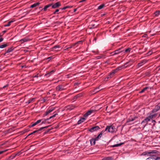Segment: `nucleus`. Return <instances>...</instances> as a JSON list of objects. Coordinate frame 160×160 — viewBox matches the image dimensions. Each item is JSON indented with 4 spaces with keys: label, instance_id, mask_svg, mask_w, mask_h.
<instances>
[{
    "label": "nucleus",
    "instance_id": "obj_1",
    "mask_svg": "<svg viewBox=\"0 0 160 160\" xmlns=\"http://www.w3.org/2000/svg\"><path fill=\"white\" fill-rule=\"evenodd\" d=\"M156 116V114H154L153 115H150L145 119L142 122V124L143 123L146 122V124H147L148 122L150 121L151 119L155 118Z\"/></svg>",
    "mask_w": 160,
    "mask_h": 160
},
{
    "label": "nucleus",
    "instance_id": "obj_2",
    "mask_svg": "<svg viewBox=\"0 0 160 160\" xmlns=\"http://www.w3.org/2000/svg\"><path fill=\"white\" fill-rule=\"evenodd\" d=\"M122 68V67H118L115 70H113L112 72L110 73L109 75L108 76L107 78H111L114 76L116 72L118 71L121 70Z\"/></svg>",
    "mask_w": 160,
    "mask_h": 160
},
{
    "label": "nucleus",
    "instance_id": "obj_3",
    "mask_svg": "<svg viewBox=\"0 0 160 160\" xmlns=\"http://www.w3.org/2000/svg\"><path fill=\"white\" fill-rule=\"evenodd\" d=\"M115 127L112 125H111L110 126H107L104 131H108V132H112L115 131Z\"/></svg>",
    "mask_w": 160,
    "mask_h": 160
},
{
    "label": "nucleus",
    "instance_id": "obj_4",
    "mask_svg": "<svg viewBox=\"0 0 160 160\" xmlns=\"http://www.w3.org/2000/svg\"><path fill=\"white\" fill-rule=\"evenodd\" d=\"M150 157L148 158L149 160H156L158 159V158L156 156L155 153H150Z\"/></svg>",
    "mask_w": 160,
    "mask_h": 160
},
{
    "label": "nucleus",
    "instance_id": "obj_5",
    "mask_svg": "<svg viewBox=\"0 0 160 160\" xmlns=\"http://www.w3.org/2000/svg\"><path fill=\"white\" fill-rule=\"evenodd\" d=\"M100 129V128L98 126H95L91 128L89 130V131L91 132H93L98 130Z\"/></svg>",
    "mask_w": 160,
    "mask_h": 160
},
{
    "label": "nucleus",
    "instance_id": "obj_6",
    "mask_svg": "<svg viewBox=\"0 0 160 160\" xmlns=\"http://www.w3.org/2000/svg\"><path fill=\"white\" fill-rule=\"evenodd\" d=\"M51 5L52 8H56L60 6L61 4L59 2H58L54 4H51Z\"/></svg>",
    "mask_w": 160,
    "mask_h": 160
},
{
    "label": "nucleus",
    "instance_id": "obj_7",
    "mask_svg": "<svg viewBox=\"0 0 160 160\" xmlns=\"http://www.w3.org/2000/svg\"><path fill=\"white\" fill-rule=\"evenodd\" d=\"M95 111L93 110H90L88 111L84 115V117H87L89 115H90L91 113L94 112Z\"/></svg>",
    "mask_w": 160,
    "mask_h": 160
},
{
    "label": "nucleus",
    "instance_id": "obj_8",
    "mask_svg": "<svg viewBox=\"0 0 160 160\" xmlns=\"http://www.w3.org/2000/svg\"><path fill=\"white\" fill-rule=\"evenodd\" d=\"M159 104V103H158V105L155 106V108L152 111V112H156L160 109Z\"/></svg>",
    "mask_w": 160,
    "mask_h": 160
},
{
    "label": "nucleus",
    "instance_id": "obj_9",
    "mask_svg": "<svg viewBox=\"0 0 160 160\" xmlns=\"http://www.w3.org/2000/svg\"><path fill=\"white\" fill-rule=\"evenodd\" d=\"M56 89L57 91H62L64 90L65 88L63 86L60 85L57 86L56 88Z\"/></svg>",
    "mask_w": 160,
    "mask_h": 160
},
{
    "label": "nucleus",
    "instance_id": "obj_10",
    "mask_svg": "<svg viewBox=\"0 0 160 160\" xmlns=\"http://www.w3.org/2000/svg\"><path fill=\"white\" fill-rule=\"evenodd\" d=\"M49 126H46V127H42V128H40L39 130V131H40V130H42V129L43 128H47V127H48ZM38 131V130H36V131H34L33 132L30 133V134H29L28 136H30V135H31L32 134H33V133H35L37 132Z\"/></svg>",
    "mask_w": 160,
    "mask_h": 160
},
{
    "label": "nucleus",
    "instance_id": "obj_11",
    "mask_svg": "<svg viewBox=\"0 0 160 160\" xmlns=\"http://www.w3.org/2000/svg\"><path fill=\"white\" fill-rule=\"evenodd\" d=\"M122 52V51H120V49L116 50L114 52H112V55H114L116 54H118L120 53V52Z\"/></svg>",
    "mask_w": 160,
    "mask_h": 160
},
{
    "label": "nucleus",
    "instance_id": "obj_12",
    "mask_svg": "<svg viewBox=\"0 0 160 160\" xmlns=\"http://www.w3.org/2000/svg\"><path fill=\"white\" fill-rule=\"evenodd\" d=\"M105 131H102L100 133L98 136L97 138H96V140L97 141L98 140L99 138H101L102 136V134Z\"/></svg>",
    "mask_w": 160,
    "mask_h": 160
},
{
    "label": "nucleus",
    "instance_id": "obj_13",
    "mask_svg": "<svg viewBox=\"0 0 160 160\" xmlns=\"http://www.w3.org/2000/svg\"><path fill=\"white\" fill-rule=\"evenodd\" d=\"M28 40L29 39L28 38L26 37L20 40V41L21 42V43H22L24 42L28 41Z\"/></svg>",
    "mask_w": 160,
    "mask_h": 160
},
{
    "label": "nucleus",
    "instance_id": "obj_14",
    "mask_svg": "<svg viewBox=\"0 0 160 160\" xmlns=\"http://www.w3.org/2000/svg\"><path fill=\"white\" fill-rule=\"evenodd\" d=\"M146 61L145 60L142 61L140 63H138V67H141L142 65L145 63H146Z\"/></svg>",
    "mask_w": 160,
    "mask_h": 160
},
{
    "label": "nucleus",
    "instance_id": "obj_15",
    "mask_svg": "<svg viewBox=\"0 0 160 160\" xmlns=\"http://www.w3.org/2000/svg\"><path fill=\"white\" fill-rule=\"evenodd\" d=\"M113 159V158L112 157H106L103 158L102 160H112Z\"/></svg>",
    "mask_w": 160,
    "mask_h": 160
},
{
    "label": "nucleus",
    "instance_id": "obj_16",
    "mask_svg": "<svg viewBox=\"0 0 160 160\" xmlns=\"http://www.w3.org/2000/svg\"><path fill=\"white\" fill-rule=\"evenodd\" d=\"M39 4H40L39 2H37V3H35L32 5H31L30 6V8H34V7H36L37 6L39 5Z\"/></svg>",
    "mask_w": 160,
    "mask_h": 160
},
{
    "label": "nucleus",
    "instance_id": "obj_17",
    "mask_svg": "<svg viewBox=\"0 0 160 160\" xmlns=\"http://www.w3.org/2000/svg\"><path fill=\"white\" fill-rule=\"evenodd\" d=\"M35 98H30L28 101L26 102V103H27L28 104H29L31 102H33L34 101Z\"/></svg>",
    "mask_w": 160,
    "mask_h": 160
},
{
    "label": "nucleus",
    "instance_id": "obj_18",
    "mask_svg": "<svg viewBox=\"0 0 160 160\" xmlns=\"http://www.w3.org/2000/svg\"><path fill=\"white\" fill-rule=\"evenodd\" d=\"M96 140V138L92 139L90 140V142L91 144L94 145L95 144V141Z\"/></svg>",
    "mask_w": 160,
    "mask_h": 160
},
{
    "label": "nucleus",
    "instance_id": "obj_19",
    "mask_svg": "<svg viewBox=\"0 0 160 160\" xmlns=\"http://www.w3.org/2000/svg\"><path fill=\"white\" fill-rule=\"evenodd\" d=\"M85 120V118H82L80 120H79L78 121V124H80L82 122H84Z\"/></svg>",
    "mask_w": 160,
    "mask_h": 160
},
{
    "label": "nucleus",
    "instance_id": "obj_20",
    "mask_svg": "<svg viewBox=\"0 0 160 160\" xmlns=\"http://www.w3.org/2000/svg\"><path fill=\"white\" fill-rule=\"evenodd\" d=\"M50 118H48L46 119H45L44 121H42V123H49V122L48 121L49 120Z\"/></svg>",
    "mask_w": 160,
    "mask_h": 160
},
{
    "label": "nucleus",
    "instance_id": "obj_21",
    "mask_svg": "<svg viewBox=\"0 0 160 160\" xmlns=\"http://www.w3.org/2000/svg\"><path fill=\"white\" fill-rule=\"evenodd\" d=\"M59 48V46L58 45L55 46H54V47H53V48H51V50H52V51H53V50L55 51L56 50V48Z\"/></svg>",
    "mask_w": 160,
    "mask_h": 160
},
{
    "label": "nucleus",
    "instance_id": "obj_22",
    "mask_svg": "<svg viewBox=\"0 0 160 160\" xmlns=\"http://www.w3.org/2000/svg\"><path fill=\"white\" fill-rule=\"evenodd\" d=\"M13 21H11L8 22V23L7 24L5 25L4 27H6L10 26L11 23L13 22Z\"/></svg>",
    "mask_w": 160,
    "mask_h": 160
},
{
    "label": "nucleus",
    "instance_id": "obj_23",
    "mask_svg": "<svg viewBox=\"0 0 160 160\" xmlns=\"http://www.w3.org/2000/svg\"><path fill=\"white\" fill-rule=\"evenodd\" d=\"M135 118H129L128 120L127 121V122H130L132 121L133 120H135Z\"/></svg>",
    "mask_w": 160,
    "mask_h": 160
},
{
    "label": "nucleus",
    "instance_id": "obj_24",
    "mask_svg": "<svg viewBox=\"0 0 160 160\" xmlns=\"http://www.w3.org/2000/svg\"><path fill=\"white\" fill-rule=\"evenodd\" d=\"M104 6H105V4H102L100 5V6H99L98 7V9H101Z\"/></svg>",
    "mask_w": 160,
    "mask_h": 160
},
{
    "label": "nucleus",
    "instance_id": "obj_25",
    "mask_svg": "<svg viewBox=\"0 0 160 160\" xmlns=\"http://www.w3.org/2000/svg\"><path fill=\"white\" fill-rule=\"evenodd\" d=\"M7 46H8V45L7 43L4 44L0 45V48H4L6 47Z\"/></svg>",
    "mask_w": 160,
    "mask_h": 160
},
{
    "label": "nucleus",
    "instance_id": "obj_26",
    "mask_svg": "<svg viewBox=\"0 0 160 160\" xmlns=\"http://www.w3.org/2000/svg\"><path fill=\"white\" fill-rule=\"evenodd\" d=\"M49 7H50V4H49L43 8L44 11H45L46 10L47 8H48Z\"/></svg>",
    "mask_w": 160,
    "mask_h": 160
},
{
    "label": "nucleus",
    "instance_id": "obj_27",
    "mask_svg": "<svg viewBox=\"0 0 160 160\" xmlns=\"http://www.w3.org/2000/svg\"><path fill=\"white\" fill-rule=\"evenodd\" d=\"M12 48H8L6 51L7 53H9L13 50Z\"/></svg>",
    "mask_w": 160,
    "mask_h": 160
},
{
    "label": "nucleus",
    "instance_id": "obj_28",
    "mask_svg": "<svg viewBox=\"0 0 160 160\" xmlns=\"http://www.w3.org/2000/svg\"><path fill=\"white\" fill-rule=\"evenodd\" d=\"M54 101L52 100L51 102V103H52V106L54 105L56 103V100H55V99H54Z\"/></svg>",
    "mask_w": 160,
    "mask_h": 160
},
{
    "label": "nucleus",
    "instance_id": "obj_29",
    "mask_svg": "<svg viewBox=\"0 0 160 160\" xmlns=\"http://www.w3.org/2000/svg\"><path fill=\"white\" fill-rule=\"evenodd\" d=\"M148 88V87H146L144 88L140 92V93H142L145 91L146 89Z\"/></svg>",
    "mask_w": 160,
    "mask_h": 160
},
{
    "label": "nucleus",
    "instance_id": "obj_30",
    "mask_svg": "<svg viewBox=\"0 0 160 160\" xmlns=\"http://www.w3.org/2000/svg\"><path fill=\"white\" fill-rule=\"evenodd\" d=\"M49 113H50V110H48V111L46 112L45 113L43 114V116H46Z\"/></svg>",
    "mask_w": 160,
    "mask_h": 160
},
{
    "label": "nucleus",
    "instance_id": "obj_31",
    "mask_svg": "<svg viewBox=\"0 0 160 160\" xmlns=\"http://www.w3.org/2000/svg\"><path fill=\"white\" fill-rule=\"evenodd\" d=\"M160 12L159 11H156L155 13L154 14L156 16H158Z\"/></svg>",
    "mask_w": 160,
    "mask_h": 160
},
{
    "label": "nucleus",
    "instance_id": "obj_32",
    "mask_svg": "<svg viewBox=\"0 0 160 160\" xmlns=\"http://www.w3.org/2000/svg\"><path fill=\"white\" fill-rule=\"evenodd\" d=\"M58 114V113L57 112H55V113L53 115L51 116L50 118H52L55 116L56 115Z\"/></svg>",
    "mask_w": 160,
    "mask_h": 160
},
{
    "label": "nucleus",
    "instance_id": "obj_33",
    "mask_svg": "<svg viewBox=\"0 0 160 160\" xmlns=\"http://www.w3.org/2000/svg\"><path fill=\"white\" fill-rule=\"evenodd\" d=\"M131 50L130 48H128L125 50V52H130Z\"/></svg>",
    "mask_w": 160,
    "mask_h": 160
},
{
    "label": "nucleus",
    "instance_id": "obj_34",
    "mask_svg": "<svg viewBox=\"0 0 160 160\" xmlns=\"http://www.w3.org/2000/svg\"><path fill=\"white\" fill-rule=\"evenodd\" d=\"M59 11V10L58 9H56L55 10V11L53 12V14H56V13L58 12Z\"/></svg>",
    "mask_w": 160,
    "mask_h": 160
},
{
    "label": "nucleus",
    "instance_id": "obj_35",
    "mask_svg": "<svg viewBox=\"0 0 160 160\" xmlns=\"http://www.w3.org/2000/svg\"><path fill=\"white\" fill-rule=\"evenodd\" d=\"M121 145H122V144H115L113 146V147H118V146H120Z\"/></svg>",
    "mask_w": 160,
    "mask_h": 160
},
{
    "label": "nucleus",
    "instance_id": "obj_36",
    "mask_svg": "<svg viewBox=\"0 0 160 160\" xmlns=\"http://www.w3.org/2000/svg\"><path fill=\"white\" fill-rule=\"evenodd\" d=\"M99 88H96L95 89H94V91H93V92H95V93L98 92L99 91Z\"/></svg>",
    "mask_w": 160,
    "mask_h": 160
},
{
    "label": "nucleus",
    "instance_id": "obj_37",
    "mask_svg": "<svg viewBox=\"0 0 160 160\" xmlns=\"http://www.w3.org/2000/svg\"><path fill=\"white\" fill-rule=\"evenodd\" d=\"M41 121H42V120L40 119V120H38L36 122L37 124H38L40 123L41 122Z\"/></svg>",
    "mask_w": 160,
    "mask_h": 160
},
{
    "label": "nucleus",
    "instance_id": "obj_38",
    "mask_svg": "<svg viewBox=\"0 0 160 160\" xmlns=\"http://www.w3.org/2000/svg\"><path fill=\"white\" fill-rule=\"evenodd\" d=\"M41 121H42V120L40 119V120H38L36 122L37 124H38L40 123L41 122Z\"/></svg>",
    "mask_w": 160,
    "mask_h": 160
},
{
    "label": "nucleus",
    "instance_id": "obj_39",
    "mask_svg": "<svg viewBox=\"0 0 160 160\" xmlns=\"http://www.w3.org/2000/svg\"><path fill=\"white\" fill-rule=\"evenodd\" d=\"M67 8V7H64L63 8H60V9H61L62 10H65Z\"/></svg>",
    "mask_w": 160,
    "mask_h": 160
},
{
    "label": "nucleus",
    "instance_id": "obj_40",
    "mask_svg": "<svg viewBox=\"0 0 160 160\" xmlns=\"http://www.w3.org/2000/svg\"><path fill=\"white\" fill-rule=\"evenodd\" d=\"M7 151V150H5V151H0V154L2 153H3Z\"/></svg>",
    "mask_w": 160,
    "mask_h": 160
},
{
    "label": "nucleus",
    "instance_id": "obj_41",
    "mask_svg": "<svg viewBox=\"0 0 160 160\" xmlns=\"http://www.w3.org/2000/svg\"><path fill=\"white\" fill-rule=\"evenodd\" d=\"M6 32V30L3 31L1 33H2V34L3 35L4 33Z\"/></svg>",
    "mask_w": 160,
    "mask_h": 160
},
{
    "label": "nucleus",
    "instance_id": "obj_42",
    "mask_svg": "<svg viewBox=\"0 0 160 160\" xmlns=\"http://www.w3.org/2000/svg\"><path fill=\"white\" fill-rule=\"evenodd\" d=\"M35 126V125L34 124V123L32 124V125H30L29 126V127H34Z\"/></svg>",
    "mask_w": 160,
    "mask_h": 160
},
{
    "label": "nucleus",
    "instance_id": "obj_43",
    "mask_svg": "<svg viewBox=\"0 0 160 160\" xmlns=\"http://www.w3.org/2000/svg\"><path fill=\"white\" fill-rule=\"evenodd\" d=\"M8 84H7L5 86H3V88H5L6 87H8Z\"/></svg>",
    "mask_w": 160,
    "mask_h": 160
},
{
    "label": "nucleus",
    "instance_id": "obj_44",
    "mask_svg": "<svg viewBox=\"0 0 160 160\" xmlns=\"http://www.w3.org/2000/svg\"><path fill=\"white\" fill-rule=\"evenodd\" d=\"M3 39L2 38H0V42H2L3 41Z\"/></svg>",
    "mask_w": 160,
    "mask_h": 160
},
{
    "label": "nucleus",
    "instance_id": "obj_45",
    "mask_svg": "<svg viewBox=\"0 0 160 160\" xmlns=\"http://www.w3.org/2000/svg\"><path fill=\"white\" fill-rule=\"evenodd\" d=\"M86 1V0H82L80 1L79 2H80V3L82 2H83L84 1Z\"/></svg>",
    "mask_w": 160,
    "mask_h": 160
},
{
    "label": "nucleus",
    "instance_id": "obj_46",
    "mask_svg": "<svg viewBox=\"0 0 160 160\" xmlns=\"http://www.w3.org/2000/svg\"><path fill=\"white\" fill-rule=\"evenodd\" d=\"M55 72V70H53L52 71H51V73H52V72Z\"/></svg>",
    "mask_w": 160,
    "mask_h": 160
},
{
    "label": "nucleus",
    "instance_id": "obj_47",
    "mask_svg": "<svg viewBox=\"0 0 160 160\" xmlns=\"http://www.w3.org/2000/svg\"><path fill=\"white\" fill-rule=\"evenodd\" d=\"M54 108H51V112Z\"/></svg>",
    "mask_w": 160,
    "mask_h": 160
},
{
    "label": "nucleus",
    "instance_id": "obj_48",
    "mask_svg": "<svg viewBox=\"0 0 160 160\" xmlns=\"http://www.w3.org/2000/svg\"><path fill=\"white\" fill-rule=\"evenodd\" d=\"M143 37H147V35L144 34L143 35Z\"/></svg>",
    "mask_w": 160,
    "mask_h": 160
},
{
    "label": "nucleus",
    "instance_id": "obj_49",
    "mask_svg": "<svg viewBox=\"0 0 160 160\" xmlns=\"http://www.w3.org/2000/svg\"><path fill=\"white\" fill-rule=\"evenodd\" d=\"M82 42V41H80L79 42H78L77 43H81V42Z\"/></svg>",
    "mask_w": 160,
    "mask_h": 160
},
{
    "label": "nucleus",
    "instance_id": "obj_50",
    "mask_svg": "<svg viewBox=\"0 0 160 160\" xmlns=\"http://www.w3.org/2000/svg\"><path fill=\"white\" fill-rule=\"evenodd\" d=\"M3 35L2 34V33H0V37L3 36Z\"/></svg>",
    "mask_w": 160,
    "mask_h": 160
},
{
    "label": "nucleus",
    "instance_id": "obj_51",
    "mask_svg": "<svg viewBox=\"0 0 160 160\" xmlns=\"http://www.w3.org/2000/svg\"><path fill=\"white\" fill-rule=\"evenodd\" d=\"M35 126L37 124L36 122H35V123H34Z\"/></svg>",
    "mask_w": 160,
    "mask_h": 160
},
{
    "label": "nucleus",
    "instance_id": "obj_52",
    "mask_svg": "<svg viewBox=\"0 0 160 160\" xmlns=\"http://www.w3.org/2000/svg\"><path fill=\"white\" fill-rule=\"evenodd\" d=\"M35 126L37 124L36 122H35V123H34Z\"/></svg>",
    "mask_w": 160,
    "mask_h": 160
},
{
    "label": "nucleus",
    "instance_id": "obj_53",
    "mask_svg": "<svg viewBox=\"0 0 160 160\" xmlns=\"http://www.w3.org/2000/svg\"><path fill=\"white\" fill-rule=\"evenodd\" d=\"M55 94H52V96L53 97H54L55 96Z\"/></svg>",
    "mask_w": 160,
    "mask_h": 160
},
{
    "label": "nucleus",
    "instance_id": "obj_54",
    "mask_svg": "<svg viewBox=\"0 0 160 160\" xmlns=\"http://www.w3.org/2000/svg\"><path fill=\"white\" fill-rule=\"evenodd\" d=\"M76 10H77V9H74V12H76Z\"/></svg>",
    "mask_w": 160,
    "mask_h": 160
},
{
    "label": "nucleus",
    "instance_id": "obj_55",
    "mask_svg": "<svg viewBox=\"0 0 160 160\" xmlns=\"http://www.w3.org/2000/svg\"><path fill=\"white\" fill-rule=\"evenodd\" d=\"M34 77H38V76H37L36 75V76H34Z\"/></svg>",
    "mask_w": 160,
    "mask_h": 160
},
{
    "label": "nucleus",
    "instance_id": "obj_56",
    "mask_svg": "<svg viewBox=\"0 0 160 160\" xmlns=\"http://www.w3.org/2000/svg\"><path fill=\"white\" fill-rule=\"evenodd\" d=\"M128 63V62H127V63H126L125 64V65L126 64H127Z\"/></svg>",
    "mask_w": 160,
    "mask_h": 160
},
{
    "label": "nucleus",
    "instance_id": "obj_57",
    "mask_svg": "<svg viewBox=\"0 0 160 160\" xmlns=\"http://www.w3.org/2000/svg\"><path fill=\"white\" fill-rule=\"evenodd\" d=\"M66 7H67V8H68L69 7H68V6H66Z\"/></svg>",
    "mask_w": 160,
    "mask_h": 160
},
{
    "label": "nucleus",
    "instance_id": "obj_58",
    "mask_svg": "<svg viewBox=\"0 0 160 160\" xmlns=\"http://www.w3.org/2000/svg\"><path fill=\"white\" fill-rule=\"evenodd\" d=\"M153 121V122H155V121L154 120H153V121Z\"/></svg>",
    "mask_w": 160,
    "mask_h": 160
},
{
    "label": "nucleus",
    "instance_id": "obj_59",
    "mask_svg": "<svg viewBox=\"0 0 160 160\" xmlns=\"http://www.w3.org/2000/svg\"><path fill=\"white\" fill-rule=\"evenodd\" d=\"M99 58H100V56H99V58H98V59H99Z\"/></svg>",
    "mask_w": 160,
    "mask_h": 160
},
{
    "label": "nucleus",
    "instance_id": "obj_60",
    "mask_svg": "<svg viewBox=\"0 0 160 160\" xmlns=\"http://www.w3.org/2000/svg\"><path fill=\"white\" fill-rule=\"evenodd\" d=\"M99 58H100V56H99V58H98V59H99Z\"/></svg>",
    "mask_w": 160,
    "mask_h": 160
},
{
    "label": "nucleus",
    "instance_id": "obj_61",
    "mask_svg": "<svg viewBox=\"0 0 160 160\" xmlns=\"http://www.w3.org/2000/svg\"><path fill=\"white\" fill-rule=\"evenodd\" d=\"M99 58H100V56H99V58H98V59H99Z\"/></svg>",
    "mask_w": 160,
    "mask_h": 160
},
{
    "label": "nucleus",
    "instance_id": "obj_62",
    "mask_svg": "<svg viewBox=\"0 0 160 160\" xmlns=\"http://www.w3.org/2000/svg\"><path fill=\"white\" fill-rule=\"evenodd\" d=\"M159 116H160V113L159 114Z\"/></svg>",
    "mask_w": 160,
    "mask_h": 160
},
{
    "label": "nucleus",
    "instance_id": "obj_63",
    "mask_svg": "<svg viewBox=\"0 0 160 160\" xmlns=\"http://www.w3.org/2000/svg\"><path fill=\"white\" fill-rule=\"evenodd\" d=\"M159 106V107H160V105Z\"/></svg>",
    "mask_w": 160,
    "mask_h": 160
}]
</instances>
